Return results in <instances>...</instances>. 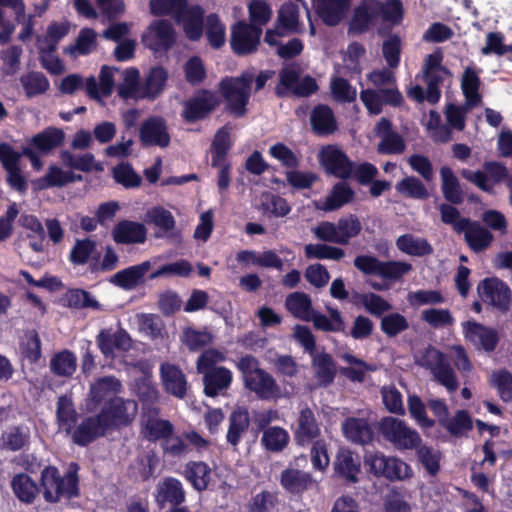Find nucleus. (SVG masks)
<instances>
[{
    "instance_id": "nucleus-58",
    "label": "nucleus",
    "mask_w": 512,
    "mask_h": 512,
    "mask_svg": "<svg viewBox=\"0 0 512 512\" xmlns=\"http://www.w3.org/2000/svg\"><path fill=\"white\" fill-rule=\"evenodd\" d=\"M431 375L434 381L444 386L449 392H454L459 388L456 374L448 360L444 361Z\"/></svg>"
},
{
    "instance_id": "nucleus-8",
    "label": "nucleus",
    "mask_w": 512,
    "mask_h": 512,
    "mask_svg": "<svg viewBox=\"0 0 512 512\" xmlns=\"http://www.w3.org/2000/svg\"><path fill=\"white\" fill-rule=\"evenodd\" d=\"M360 99L371 115H378L383 105L399 106L403 97L397 87L366 89L360 93Z\"/></svg>"
},
{
    "instance_id": "nucleus-40",
    "label": "nucleus",
    "mask_w": 512,
    "mask_h": 512,
    "mask_svg": "<svg viewBox=\"0 0 512 512\" xmlns=\"http://www.w3.org/2000/svg\"><path fill=\"white\" fill-rule=\"evenodd\" d=\"M11 485L15 495L22 502L32 503L38 494L37 484L27 474H16Z\"/></svg>"
},
{
    "instance_id": "nucleus-46",
    "label": "nucleus",
    "mask_w": 512,
    "mask_h": 512,
    "mask_svg": "<svg viewBox=\"0 0 512 512\" xmlns=\"http://www.w3.org/2000/svg\"><path fill=\"white\" fill-rule=\"evenodd\" d=\"M20 83L28 97L44 94L50 87L47 77L37 71H31L22 75Z\"/></svg>"
},
{
    "instance_id": "nucleus-1",
    "label": "nucleus",
    "mask_w": 512,
    "mask_h": 512,
    "mask_svg": "<svg viewBox=\"0 0 512 512\" xmlns=\"http://www.w3.org/2000/svg\"><path fill=\"white\" fill-rule=\"evenodd\" d=\"M43 496L47 502L56 503L62 499L78 496V478L75 472L69 471L61 477L56 467L47 466L41 472Z\"/></svg>"
},
{
    "instance_id": "nucleus-15",
    "label": "nucleus",
    "mask_w": 512,
    "mask_h": 512,
    "mask_svg": "<svg viewBox=\"0 0 512 512\" xmlns=\"http://www.w3.org/2000/svg\"><path fill=\"white\" fill-rule=\"evenodd\" d=\"M457 233H464L467 245L474 252L486 250L492 243V233L476 221H464L458 225Z\"/></svg>"
},
{
    "instance_id": "nucleus-54",
    "label": "nucleus",
    "mask_w": 512,
    "mask_h": 512,
    "mask_svg": "<svg viewBox=\"0 0 512 512\" xmlns=\"http://www.w3.org/2000/svg\"><path fill=\"white\" fill-rule=\"evenodd\" d=\"M173 425L168 420L149 417L145 423V437L151 441L163 439L173 434Z\"/></svg>"
},
{
    "instance_id": "nucleus-43",
    "label": "nucleus",
    "mask_w": 512,
    "mask_h": 512,
    "mask_svg": "<svg viewBox=\"0 0 512 512\" xmlns=\"http://www.w3.org/2000/svg\"><path fill=\"white\" fill-rule=\"evenodd\" d=\"M123 82L118 86V94L122 98H142V85L139 84V72L134 68L120 71Z\"/></svg>"
},
{
    "instance_id": "nucleus-38",
    "label": "nucleus",
    "mask_w": 512,
    "mask_h": 512,
    "mask_svg": "<svg viewBox=\"0 0 512 512\" xmlns=\"http://www.w3.org/2000/svg\"><path fill=\"white\" fill-rule=\"evenodd\" d=\"M249 424L248 411L242 408L235 410L229 417V429L226 436L228 443L236 446L247 431Z\"/></svg>"
},
{
    "instance_id": "nucleus-18",
    "label": "nucleus",
    "mask_w": 512,
    "mask_h": 512,
    "mask_svg": "<svg viewBox=\"0 0 512 512\" xmlns=\"http://www.w3.org/2000/svg\"><path fill=\"white\" fill-rule=\"evenodd\" d=\"M245 385L264 400L275 399L281 396V390L276 380L263 369L249 377L245 381Z\"/></svg>"
},
{
    "instance_id": "nucleus-61",
    "label": "nucleus",
    "mask_w": 512,
    "mask_h": 512,
    "mask_svg": "<svg viewBox=\"0 0 512 512\" xmlns=\"http://www.w3.org/2000/svg\"><path fill=\"white\" fill-rule=\"evenodd\" d=\"M182 342L191 351H197L212 342V335L207 331H198L193 328H186L182 334Z\"/></svg>"
},
{
    "instance_id": "nucleus-47",
    "label": "nucleus",
    "mask_w": 512,
    "mask_h": 512,
    "mask_svg": "<svg viewBox=\"0 0 512 512\" xmlns=\"http://www.w3.org/2000/svg\"><path fill=\"white\" fill-rule=\"evenodd\" d=\"M311 481L312 479L308 473L297 469H286L281 475V484L293 493L305 490L311 484Z\"/></svg>"
},
{
    "instance_id": "nucleus-45",
    "label": "nucleus",
    "mask_w": 512,
    "mask_h": 512,
    "mask_svg": "<svg viewBox=\"0 0 512 512\" xmlns=\"http://www.w3.org/2000/svg\"><path fill=\"white\" fill-rule=\"evenodd\" d=\"M480 79L471 68H466L462 77L461 87L466 98L467 106L474 107L480 104L481 96L478 93Z\"/></svg>"
},
{
    "instance_id": "nucleus-42",
    "label": "nucleus",
    "mask_w": 512,
    "mask_h": 512,
    "mask_svg": "<svg viewBox=\"0 0 512 512\" xmlns=\"http://www.w3.org/2000/svg\"><path fill=\"white\" fill-rule=\"evenodd\" d=\"M359 461L354 458L349 450H340L335 461L336 471L349 482H357V473L359 472Z\"/></svg>"
},
{
    "instance_id": "nucleus-27",
    "label": "nucleus",
    "mask_w": 512,
    "mask_h": 512,
    "mask_svg": "<svg viewBox=\"0 0 512 512\" xmlns=\"http://www.w3.org/2000/svg\"><path fill=\"white\" fill-rule=\"evenodd\" d=\"M122 388L121 382L113 377L106 376L97 379L90 387V400L96 404L105 400H112L114 396L120 392Z\"/></svg>"
},
{
    "instance_id": "nucleus-31",
    "label": "nucleus",
    "mask_w": 512,
    "mask_h": 512,
    "mask_svg": "<svg viewBox=\"0 0 512 512\" xmlns=\"http://www.w3.org/2000/svg\"><path fill=\"white\" fill-rule=\"evenodd\" d=\"M440 177L443 197L451 204H461L464 201V193L452 169L443 166L440 169Z\"/></svg>"
},
{
    "instance_id": "nucleus-17",
    "label": "nucleus",
    "mask_w": 512,
    "mask_h": 512,
    "mask_svg": "<svg viewBox=\"0 0 512 512\" xmlns=\"http://www.w3.org/2000/svg\"><path fill=\"white\" fill-rule=\"evenodd\" d=\"M120 70L113 67L103 66L99 75V84L95 77L91 76L85 80V90L88 95L99 101L100 96L108 97L112 94L114 88V76L119 74Z\"/></svg>"
},
{
    "instance_id": "nucleus-24",
    "label": "nucleus",
    "mask_w": 512,
    "mask_h": 512,
    "mask_svg": "<svg viewBox=\"0 0 512 512\" xmlns=\"http://www.w3.org/2000/svg\"><path fill=\"white\" fill-rule=\"evenodd\" d=\"M312 368L314 377L322 386L329 385L337 372L332 356L326 352H317L312 355Z\"/></svg>"
},
{
    "instance_id": "nucleus-36",
    "label": "nucleus",
    "mask_w": 512,
    "mask_h": 512,
    "mask_svg": "<svg viewBox=\"0 0 512 512\" xmlns=\"http://www.w3.org/2000/svg\"><path fill=\"white\" fill-rule=\"evenodd\" d=\"M288 311L302 321H310L314 312L312 300L309 295L304 292H294L287 296L285 302Z\"/></svg>"
},
{
    "instance_id": "nucleus-56",
    "label": "nucleus",
    "mask_w": 512,
    "mask_h": 512,
    "mask_svg": "<svg viewBox=\"0 0 512 512\" xmlns=\"http://www.w3.org/2000/svg\"><path fill=\"white\" fill-rule=\"evenodd\" d=\"M446 360V356L432 346L425 347L415 355L416 364L429 370L430 373L437 369Z\"/></svg>"
},
{
    "instance_id": "nucleus-55",
    "label": "nucleus",
    "mask_w": 512,
    "mask_h": 512,
    "mask_svg": "<svg viewBox=\"0 0 512 512\" xmlns=\"http://www.w3.org/2000/svg\"><path fill=\"white\" fill-rule=\"evenodd\" d=\"M205 31L210 45L216 49L225 43V26L218 15L210 14L205 19Z\"/></svg>"
},
{
    "instance_id": "nucleus-2",
    "label": "nucleus",
    "mask_w": 512,
    "mask_h": 512,
    "mask_svg": "<svg viewBox=\"0 0 512 512\" xmlns=\"http://www.w3.org/2000/svg\"><path fill=\"white\" fill-rule=\"evenodd\" d=\"M254 73L243 72L239 77H226L220 82L222 96L228 103L230 111L236 116L246 113V105L251 95V83Z\"/></svg>"
},
{
    "instance_id": "nucleus-11",
    "label": "nucleus",
    "mask_w": 512,
    "mask_h": 512,
    "mask_svg": "<svg viewBox=\"0 0 512 512\" xmlns=\"http://www.w3.org/2000/svg\"><path fill=\"white\" fill-rule=\"evenodd\" d=\"M320 160L329 173L339 178H348L353 173L354 164L336 146L328 145L324 147L320 152Z\"/></svg>"
},
{
    "instance_id": "nucleus-50",
    "label": "nucleus",
    "mask_w": 512,
    "mask_h": 512,
    "mask_svg": "<svg viewBox=\"0 0 512 512\" xmlns=\"http://www.w3.org/2000/svg\"><path fill=\"white\" fill-rule=\"evenodd\" d=\"M261 441L267 450L279 452L287 446L289 435L283 428L273 426L263 432Z\"/></svg>"
},
{
    "instance_id": "nucleus-21",
    "label": "nucleus",
    "mask_w": 512,
    "mask_h": 512,
    "mask_svg": "<svg viewBox=\"0 0 512 512\" xmlns=\"http://www.w3.org/2000/svg\"><path fill=\"white\" fill-rule=\"evenodd\" d=\"M160 372L165 390L175 397L183 398L187 391V381L183 372L170 363H163Z\"/></svg>"
},
{
    "instance_id": "nucleus-25",
    "label": "nucleus",
    "mask_w": 512,
    "mask_h": 512,
    "mask_svg": "<svg viewBox=\"0 0 512 512\" xmlns=\"http://www.w3.org/2000/svg\"><path fill=\"white\" fill-rule=\"evenodd\" d=\"M310 122L318 135H329L337 130V122L332 109L324 104L317 105L311 112Z\"/></svg>"
},
{
    "instance_id": "nucleus-3",
    "label": "nucleus",
    "mask_w": 512,
    "mask_h": 512,
    "mask_svg": "<svg viewBox=\"0 0 512 512\" xmlns=\"http://www.w3.org/2000/svg\"><path fill=\"white\" fill-rule=\"evenodd\" d=\"M379 432L397 449H413L421 442L419 434L396 417H384L379 423Z\"/></svg>"
},
{
    "instance_id": "nucleus-19",
    "label": "nucleus",
    "mask_w": 512,
    "mask_h": 512,
    "mask_svg": "<svg viewBox=\"0 0 512 512\" xmlns=\"http://www.w3.org/2000/svg\"><path fill=\"white\" fill-rule=\"evenodd\" d=\"M96 340L99 349L107 357H112L115 349L126 351L131 346L130 336L122 329L116 332L103 329L99 332Z\"/></svg>"
},
{
    "instance_id": "nucleus-52",
    "label": "nucleus",
    "mask_w": 512,
    "mask_h": 512,
    "mask_svg": "<svg viewBox=\"0 0 512 512\" xmlns=\"http://www.w3.org/2000/svg\"><path fill=\"white\" fill-rule=\"evenodd\" d=\"M396 190L409 198L424 200L429 197V192L425 185L414 176H407L396 185Z\"/></svg>"
},
{
    "instance_id": "nucleus-12",
    "label": "nucleus",
    "mask_w": 512,
    "mask_h": 512,
    "mask_svg": "<svg viewBox=\"0 0 512 512\" xmlns=\"http://www.w3.org/2000/svg\"><path fill=\"white\" fill-rule=\"evenodd\" d=\"M137 404L132 400L124 401L121 398H113L102 408L106 422L110 429L120 425H126L134 418Z\"/></svg>"
},
{
    "instance_id": "nucleus-35",
    "label": "nucleus",
    "mask_w": 512,
    "mask_h": 512,
    "mask_svg": "<svg viewBox=\"0 0 512 512\" xmlns=\"http://www.w3.org/2000/svg\"><path fill=\"white\" fill-rule=\"evenodd\" d=\"M319 434V427L314 417V413L309 408L300 411L298 417V426L295 432V438L299 444L309 443Z\"/></svg>"
},
{
    "instance_id": "nucleus-22",
    "label": "nucleus",
    "mask_w": 512,
    "mask_h": 512,
    "mask_svg": "<svg viewBox=\"0 0 512 512\" xmlns=\"http://www.w3.org/2000/svg\"><path fill=\"white\" fill-rule=\"evenodd\" d=\"M202 374L204 375V392L211 397L227 390L232 381V373L225 367L210 369Z\"/></svg>"
},
{
    "instance_id": "nucleus-44",
    "label": "nucleus",
    "mask_w": 512,
    "mask_h": 512,
    "mask_svg": "<svg viewBox=\"0 0 512 512\" xmlns=\"http://www.w3.org/2000/svg\"><path fill=\"white\" fill-rule=\"evenodd\" d=\"M167 79L166 71L161 67L152 68L142 85V98L153 99L158 96Z\"/></svg>"
},
{
    "instance_id": "nucleus-41",
    "label": "nucleus",
    "mask_w": 512,
    "mask_h": 512,
    "mask_svg": "<svg viewBox=\"0 0 512 512\" xmlns=\"http://www.w3.org/2000/svg\"><path fill=\"white\" fill-rule=\"evenodd\" d=\"M277 25L287 33H300L298 6L292 2L284 3L278 11Z\"/></svg>"
},
{
    "instance_id": "nucleus-37",
    "label": "nucleus",
    "mask_w": 512,
    "mask_h": 512,
    "mask_svg": "<svg viewBox=\"0 0 512 512\" xmlns=\"http://www.w3.org/2000/svg\"><path fill=\"white\" fill-rule=\"evenodd\" d=\"M185 494L182 484L175 478H167L158 485L157 502L163 506L166 502L178 505L184 501Z\"/></svg>"
},
{
    "instance_id": "nucleus-29",
    "label": "nucleus",
    "mask_w": 512,
    "mask_h": 512,
    "mask_svg": "<svg viewBox=\"0 0 512 512\" xmlns=\"http://www.w3.org/2000/svg\"><path fill=\"white\" fill-rule=\"evenodd\" d=\"M327 311L328 316L314 310L310 318L314 328L323 332L344 333L346 325L341 313L332 307H327Z\"/></svg>"
},
{
    "instance_id": "nucleus-62",
    "label": "nucleus",
    "mask_w": 512,
    "mask_h": 512,
    "mask_svg": "<svg viewBox=\"0 0 512 512\" xmlns=\"http://www.w3.org/2000/svg\"><path fill=\"white\" fill-rule=\"evenodd\" d=\"M76 411L72 401L67 396H61L57 402V418L66 431H70L76 420Z\"/></svg>"
},
{
    "instance_id": "nucleus-26",
    "label": "nucleus",
    "mask_w": 512,
    "mask_h": 512,
    "mask_svg": "<svg viewBox=\"0 0 512 512\" xmlns=\"http://www.w3.org/2000/svg\"><path fill=\"white\" fill-rule=\"evenodd\" d=\"M362 6L374 22L378 19L396 22L400 16L401 4L398 0H393L386 4L376 0H365Z\"/></svg>"
},
{
    "instance_id": "nucleus-7",
    "label": "nucleus",
    "mask_w": 512,
    "mask_h": 512,
    "mask_svg": "<svg viewBox=\"0 0 512 512\" xmlns=\"http://www.w3.org/2000/svg\"><path fill=\"white\" fill-rule=\"evenodd\" d=\"M477 290L484 302L502 311L508 310L511 302V290L502 280L486 278L478 284Z\"/></svg>"
},
{
    "instance_id": "nucleus-10",
    "label": "nucleus",
    "mask_w": 512,
    "mask_h": 512,
    "mask_svg": "<svg viewBox=\"0 0 512 512\" xmlns=\"http://www.w3.org/2000/svg\"><path fill=\"white\" fill-rule=\"evenodd\" d=\"M139 138L143 146L167 147L170 135L165 120L157 116L146 119L140 126Z\"/></svg>"
},
{
    "instance_id": "nucleus-16",
    "label": "nucleus",
    "mask_w": 512,
    "mask_h": 512,
    "mask_svg": "<svg viewBox=\"0 0 512 512\" xmlns=\"http://www.w3.org/2000/svg\"><path fill=\"white\" fill-rule=\"evenodd\" d=\"M181 24L186 37L192 41L199 40L203 35L204 10L199 5H187L175 20Z\"/></svg>"
},
{
    "instance_id": "nucleus-5",
    "label": "nucleus",
    "mask_w": 512,
    "mask_h": 512,
    "mask_svg": "<svg viewBox=\"0 0 512 512\" xmlns=\"http://www.w3.org/2000/svg\"><path fill=\"white\" fill-rule=\"evenodd\" d=\"M442 59L440 51L429 54L423 68V77L427 85L426 100L431 104L438 102L441 95L438 87L450 77L449 70L442 66Z\"/></svg>"
},
{
    "instance_id": "nucleus-33",
    "label": "nucleus",
    "mask_w": 512,
    "mask_h": 512,
    "mask_svg": "<svg viewBox=\"0 0 512 512\" xmlns=\"http://www.w3.org/2000/svg\"><path fill=\"white\" fill-rule=\"evenodd\" d=\"M397 248L410 256L422 257L433 253L431 244L422 237L413 234H404L396 240Z\"/></svg>"
},
{
    "instance_id": "nucleus-48",
    "label": "nucleus",
    "mask_w": 512,
    "mask_h": 512,
    "mask_svg": "<svg viewBox=\"0 0 512 512\" xmlns=\"http://www.w3.org/2000/svg\"><path fill=\"white\" fill-rule=\"evenodd\" d=\"M354 192L344 182L337 183L330 195L327 196L323 209L325 211L336 210L352 201Z\"/></svg>"
},
{
    "instance_id": "nucleus-49",
    "label": "nucleus",
    "mask_w": 512,
    "mask_h": 512,
    "mask_svg": "<svg viewBox=\"0 0 512 512\" xmlns=\"http://www.w3.org/2000/svg\"><path fill=\"white\" fill-rule=\"evenodd\" d=\"M151 13L158 16L168 15L174 20L187 8L188 0H150Z\"/></svg>"
},
{
    "instance_id": "nucleus-14",
    "label": "nucleus",
    "mask_w": 512,
    "mask_h": 512,
    "mask_svg": "<svg viewBox=\"0 0 512 512\" xmlns=\"http://www.w3.org/2000/svg\"><path fill=\"white\" fill-rule=\"evenodd\" d=\"M109 429L105 413L101 411L98 415L88 417L81 422L73 433V440L78 445L84 446L104 436Z\"/></svg>"
},
{
    "instance_id": "nucleus-57",
    "label": "nucleus",
    "mask_w": 512,
    "mask_h": 512,
    "mask_svg": "<svg viewBox=\"0 0 512 512\" xmlns=\"http://www.w3.org/2000/svg\"><path fill=\"white\" fill-rule=\"evenodd\" d=\"M305 255L308 258L339 261L345 256V251L341 248L326 244H308L305 246Z\"/></svg>"
},
{
    "instance_id": "nucleus-30",
    "label": "nucleus",
    "mask_w": 512,
    "mask_h": 512,
    "mask_svg": "<svg viewBox=\"0 0 512 512\" xmlns=\"http://www.w3.org/2000/svg\"><path fill=\"white\" fill-rule=\"evenodd\" d=\"M345 437L354 443L365 445L372 440L373 432L365 419L350 417L342 424Z\"/></svg>"
},
{
    "instance_id": "nucleus-20",
    "label": "nucleus",
    "mask_w": 512,
    "mask_h": 512,
    "mask_svg": "<svg viewBox=\"0 0 512 512\" xmlns=\"http://www.w3.org/2000/svg\"><path fill=\"white\" fill-rule=\"evenodd\" d=\"M146 228L139 222L122 220L112 231L113 240L120 244L143 243L146 240Z\"/></svg>"
},
{
    "instance_id": "nucleus-13",
    "label": "nucleus",
    "mask_w": 512,
    "mask_h": 512,
    "mask_svg": "<svg viewBox=\"0 0 512 512\" xmlns=\"http://www.w3.org/2000/svg\"><path fill=\"white\" fill-rule=\"evenodd\" d=\"M375 134L380 138L377 150L382 154H400L405 150L402 136L392 129V123L382 117L374 128Z\"/></svg>"
},
{
    "instance_id": "nucleus-63",
    "label": "nucleus",
    "mask_w": 512,
    "mask_h": 512,
    "mask_svg": "<svg viewBox=\"0 0 512 512\" xmlns=\"http://www.w3.org/2000/svg\"><path fill=\"white\" fill-rule=\"evenodd\" d=\"M115 180L126 188L140 186L142 178L128 163H121L114 168Z\"/></svg>"
},
{
    "instance_id": "nucleus-28",
    "label": "nucleus",
    "mask_w": 512,
    "mask_h": 512,
    "mask_svg": "<svg viewBox=\"0 0 512 512\" xmlns=\"http://www.w3.org/2000/svg\"><path fill=\"white\" fill-rule=\"evenodd\" d=\"M151 267L152 263L150 261H145L139 265L131 266L114 274L111 277L110 282L123 289L130 290L137 286L139 281L146 272L151 269Z\"/></svg>"
},
{
    "instance_id": "nucleus-51",
    "label": "nucleus",
    "mask_w": 512,
    "mask_h": 512,
    "mask_svg": "<svg viewBox=\"0 0 512 512\" xmlns=\"http://www.w3.org/2000/svg\"><path fill=\"white\" fill-rule=\"evenodd\" d=\"M64 140V132L55 127H49L35 135L32 143L42 151H50L62 144Z\"/></svg>"
},
{
    "instance_id": "nucleus-4",
    "label": "nucleus",
    "mask_w": 512,
    "mask_h": 512,
    "mask_svg": "<svg viewBox=\"0 0 512 512\" xmlns=\"http://www.w3.org/2000/svg\"><path fill=\"white\" fill-rule=\"evenodd\" d=\"M220 104L215 92L201 89L183 103L182 117L190 123L207 118Z\"/></svg>"
},
{
    "instance_id": "nucleus-23",
    "label": "nucleus",
    "mask_w": 512,
    "mask_h": 512,
    "mask_svg": "<svg viewBox=\"0 0 512 512\" xmlns=\"http://www.w3.org/2000/svg\"><path fill=\"white\" fill-rule=\"evenodd\" d=\"M466 337L478 348L486 351L495 349L498 338L496 332L476 322H467L465 324Z\"/></svg>"
},
{
    "instance_id": "nucleus-34",
    "label": "nucleus",
    "mask_w": 512,
    "mask_h": 512,
    "mask_svg": "<svg viewBox=\"0 0 512 512\" xmlns=\"http://www.w3.org/2000/svg\"><path fill=\"white\" fill-rule=\"evenodd\" d=\"M147 215L151 222L163 231V236L174 242L180 241L181 235L175 230V220L170 211L162 207H154L148 211Z\"/></svg>"
},
{
    "instance_id": "nucleus-60",
    "label": "nucleus",
    "mask_w": 512,
    "mask_h": 512,
    "mask_svg": "<svg viewBox=\"0 0 512 512\" xmlns=\"http://www.w3.org/2000/svg\"><path fill=\"white\" fill-rule=\"evenodd\" d=\"M412 475L411 468L404 461L396 457H387L385 463V473L383 474L389 480H405Z\"/></svg>"
},
{
    "instance_id": "nucleus-53",
    "label": "nucleus",
    "mask_w": 512,
    "mask_h": 512,
    "mask_svg": "<svg viewBox=\"0 0 512 512\" xmlns=\"http://www.w3.org/2000/svg\"><path fill=\"white\" fill-rule=\"evenodd\" d=\"M50 368L58 376H71L76 370V357L68 350H64L50 361Z\"/></svg>"
},
{
    "instance_id": "nucleus-39",
    "label": "nucleus",
    "mask_w": 512,
    "mask_h": 512,
    "mask_svg": "<svg viewBox=\"0 0 512 512\" xmlns=\"http://www.w3.org/2000/svg\"><path fill=\"white\" fill-rule=\"evenodd\" d=\"M184 474L186 479L198 491L205 490L211 478V470L204 462L187 463Z\"/></svg>"
},
{
    "instance_id": "nucleus-32",
    "label": "nucleus",
    "mask_w": 512,
    "mask_h": 512,
    "mask_svg": "<svg viewBox=\"0 0 512 512\" xmlns=\"http://www.w3.org/2000/svg\"><path fill=\"white\" fill-rule=\"evenodd\" d=\"M350 0H320L317 5L319 17L329 26L337 25L348 9Z\"/></svg>"
},
{
    "instance_id": "nucleus-59",
    "label": "nucleus",
    "mask_w": 512,
    "mask_h": 512,
    "mask_svg": "<svg viewBox=\"0 0 512 512\" xmlns=\"http://www.w3.org/2000/svg\"><path fill=\"white\" fill-rule=\"evenodd\" d=\"M249 25L260 27L267 24L272 17V10L264 0H252L248 5Z\"/></svg>"
},
{
    "instance_id": "nucleus-9",
    "label": "nucleus",
    "mask_w": 512,
    "mask_h": 512,
    "mask_svg": "<svg viewBox=\"0 0 512 512\" xmlns=\"http://www.w3.org/2000/svg\"><path fill=\"white\" fill-rule=\"evenodd\" d=\"M143 42L154 51L168 50L175 43V29L168 20H154L143 36Z\"/></svg>"
},
{
    "instance_id": "nucleus-6",
    "label": "nucleus",
    "mask_w": 512,
    "mask_h": 512,
    "mask_svg": "<svg viewBox=\"0 0 512 512\" xmlns=\"http://www.w3.org/2000/svg\"><path fill=\"white\" fill-rule=\"evenodd\" d=\"M262 28L249 25L245 21L237 22L231 30V46L238 55H248L257 50L260 44Z\"/></svg>"
},
{
    "instance_id": "nucleus-64",
    "label": "nucleus",
    "mask_w": 512,
    "mask_h": 512,
    "mask_svg": "<svg viewBox=\"0 0 512 512\" xmlns=\"http://www.w3.org/2000/svg\"><path fill=\"white\" fill-rule=\"evenodd\" d=\"M408 322L404 316L399 313H392L384 316L381 320V330L388 337H395L408 329Z\"/></svg>"
}]
</instances>
